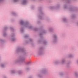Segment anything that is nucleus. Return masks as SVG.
I'll return each mask as SVG.
<instances>
[{"label": "nucleus", "mask_w": 78, "mask_h": 78, "mask_svg": "<svg viewBox=\"0 0 78 78\" xmlns=\"http://www.w3.org/2000/svg\"><path fill=\"white\" fill-rule=\"evenodd\" d=\"M17 52L21 51V52L25 53V50L24 49L22 48H19L17 49Z\"/></svg>", "instance_id": "obj_3"}, {"label": "nucleus", "mask_w": 78, "mask_h": 78, "mask_svg": "<svg viewBox=\"0 0 78 78\" xmlns=\"http://www.w3.org/2000/svg\"><path fill=\"white\" fill-rule=\"evenodd\" d=\"M20 23L21 25H24L25 27H27L30 29L32 28V26H30V24L28 22H24V21L21 20L20 21Z\"/></svg>", "instance_id": "obj_1"}, {"label": "nucleus", "mask_w": 78, "mask_h": 78, "mask_svg": "<svg viewBox=\"0 0 78 78\" xmlns=\"http://www.w3.org/2000/svg\"><path fill=\"white\" fill-rule=\"evenodd\" d=\"M62 64H64L65 62V60H62Z\"/></svg>", "instance_id": "obj_11"}, {"label": "nucleus", "mask_w": 78, "mask_h": 78, "mask_svg": "<svg viewBox=\"0 0 78 78\" xmlns=\"http://www.w3.org/2000/svg\"><path fill=\"white\" fill-rule=\"evenodd\" d=\"M21 3L22 5H26L27 3V0H23Z\"/></svg>", "instance_id": "obj_5"}, {"label": "nucleus", "mask_w": 78, "mask_h": 78, "mask_svg": "<svg viewBox=\"0 0 78 78\" xmlns=\"http://www.w3.org/2000/svg\"><path fill=\"white\" fill-rule=\"evenodd\" d=\"M77 25H78V23H77Z\"/></svg>", "instance_id": "obj_41"}, {"label": "nucleus", "mask_w": 78, "mask_h": 78, "mask_svg": "<svg viewBox=\"0 0 78 78\" xmlns=\"http://www.w3.org/2000/svg\"><path fill=\"white\" fill-rule=\"evenodd\" d=\"M29 36L28 35H26L24 36V37H25V38H27V37H28Z\"/></svg>", "instance_id": "obj_15"}, {"label": "nucleus", "mask_w": 78, "mask_h": 78, "mask_svg": "<svg viewBox=\"0 0 78 78\" xmlns=\"http://www.w3.org/2000/svg\"><path fill=\"white\" fill-rule=\"evenodd\" d=\"M3 0H0V3L1 2L3 1Z\"/></svg>", "instance_id": "obj_34"}, {"label": "nucleus", "mask_w": 78, "mask_h": 78, "mask_svg": "<svg viewBox=\"0 0 78 78\" xmlns=\"http://www.w3.org/2000/svg\"><path fill=\"white\" fill-rule=\"evenodd\" d=\"M0 41L1 42H3L4 41H3V40L2 39H0Z\"/></svg>", "instance_id": "obj_23"}, {"label": "nucleus", "mask_w": 78, "mask_h": 78, "mask_svg": "<svg viewBox=\"0 0 78 78\" xmlns=\"http://www.w3.org/2000/svg\"><path fill=\"white\" fill-rule=\"evenodd\" d=\"M43 73H45L43 72Z\"/></svg>", "instance_id": "obj_40"}, {"label": "nucleus", "mask_w": 78, "mask_h": 78, "mask_svg": "<svg viewBox=\"0 0 78 78\" xmlns=\"http://www.w3.org/2000/svg\"><path fill=\"white\" fill-rule=\"evenodd\" d=\"M73 10V8H71L69 9V11H72Z\"/></svg>", "instance_id": "obj_17"}, {"label": "nucleus", "mask_w": 78, "mask_h": 78, "mask_svg": "<svg viewBox=\"0 0 78 78\" xmlns=\"http://www.w3.org/2000/svg\"><path fill=\"white\" fill-rule=\"evenodd\" d=\"M11 73H15V71L14 70H12L11 71Z\"/></svg>", "instance_id": "obj_13"}, {"label": "nucleus", "mask_w": 78, "mask_h": 78, "mask_svg": "<svg viewBox=\"0 0 78 78\" xmlns=\"http://www.w3.org/2000/svg\"><path fill=\"white\" fill-rule=\"evenodd\" d=\"M42 17L41 16H39V18L40 19H42V18H41Z\"/></svg>", "instance_id": "obj_32"}, {"label": "nucleus", "mask_w": 78, "mask_h": 78, "mask_svg": "<svg viewBox=\"0 0 78 78\" xmlns=\"http://www.w3.org/2000/svg\"><path fill=\"white\" fill-rule=\"evenodd\" d=\"M59 5H57L56 7V8H59Z\"/></svg>", "instance_id": "obj_25"}, {"label": "nucleus", "mask_w": 78, "mask_h": 78, "mask_svg": "<svg viewBox=\"0 0 78 78\" xmlns=\"http://www.w3.org/2000/svg\"><path fill=\"white\" fill-rule=\"evenodd\" d=\"M69 1H69V0L67 1L68 3H69Z\"/></svg>", "instance_id": "obj_36"}, {"label": "nucleus", "mask_w": 78, "mask_h": 78, "mask_svg": "<svg viewBox=\"0 0 78 78\" xmlns=\"http://www.w3.org/2000/svg\"><path fill=\"white\" fill-rule=\"evenodd\" d=\"M8 29V27H5V30H6Z\"/></svg>", "instance_id": "obj_26"}, {"label": "nucleus", "mask_w": 78, "mask_h": 78, "mask_svg": "<svg viewBox=\"0 0 78 78\" xmlns=\"http://www.w3.org/2000/svg\"><path fill=\"white\" fill-rule=\"evenodd\" d=\"M10 29H11L12 30H13V28H12V27H10Z\"/></svg>", "instance_id": "obj_35"}, {"label": "nucleus", "mask_w": 78, "mask_h": 78, "mask_svg": "<svg viewBox=\"0 0 78 78\" xmlns=\"http://www.w3.org/2000/svg\"><path fill=\"white\" fill-rule=\"evenodd\" d=\"M7 36V34H6V33H5V32H4V33H3V36L4 37H5V36Z\"/></svg>", "instance_id": "obj_9"}, {"label": "nucleus", "mask_w": 78, "mask_h": 78, "mask_svg": "<svg viewBox=\"0 0 78 78\" xmlns=\"http://www.w3.org/2000/svg\"><path fill=\"white\" fill-rule=\"evenodd\" d=\"M77 63H78V61H77Z\"/></svg>", "instance_id": "obj_42"}, {"label": "nucleus", "mask_w": 78, "mask_h": 78, "mask_svg": "<svg viewBox=\"0 0 78 78\" xmlns=\"http://www.w3.org/2000/svg\"><path fill=\"white\" fill-rule=\"evenodd\" d=\"M66 20H66V18L63 19L64 22H66Z\"/></svg>", "instance_id": "obj_19"}, {"label": "nucleus", "mask_w": 78, "mask_h": 78, "mask_svg": "<svg viewBox=\"0 0 78 78\" xmlns=\"http://www.w3.org/2000/svg\"><path fill=\"white\" fill-rule=\"evenodd\" d=\"M47 43V42H46V41H44L43 42V44L45 45V44H46Z\"/></svg>", "instance_id": "obj_18"}, {"label": "nucleus", "mask_w": 78, "mask_h": 78, "mask_svg": "<svg viewBox=\"0 0 78 78\" xmlns=\"http://www.w3.org/2000/svg\"><path fill=\"white\" fill-rule=\"evenodd\" d=\"M41 50H42V48H40L39 49L40 51H41Z\"/></svg>", "instance_id": "obj_31"}, {"label": "nucleus", "mask_w": 78, "mask_h": 78, "mask_svg": "<svg viewBox=\"0 0 78 78\" xmlns=\"http://www.w3.org/2000/svg\"><path fill=\"white\" fill-rule=\"evenodd\" d=\"M60 75L61 76H62V75H63V73H60Z\"/></svg>", "instance_id": "obj_27"}, {"label": "nucleus", "mask_w": 78, "mask_h": 78, "mask_svg": "<svg viewBox=\"0 0 78 78\" xmlns=\"http://www.w3.org/2000/svg\"><path fill=\"white\" fill-rule=\"evenodd\" d=\"M4 66H5V65H3V64H2L1 65V67H4Z\"/></svg>", "instance_id": "obj_21"}, {"label": "nucleus", "mask_w": 78, "mask_h": 78, "mask_svg": "<svg viewBox=\"0 0 78 78\" xmlns=\"http://www.w3.org/2000/svg\"><path fill=\"white\" fill-rule=\"evenodd\" d=\"M45 30H44L42 33H40V36H41V35H42V34H43V33H44V34H45Z\"/></svg>", "instance_id": "obj_8"}, {"label": "nucleus", "mask_w": 78, "mask_h": 78, "mask_svg": "<svg viewBox=\"0 0 78 78\" xmlns=\"http://www.w3.org/2000/svg\"><path fill=\"white\" fill-rule=\"evenodd\" d=\"M44 72H45V71H44Z\"/></svg>", "instance_id": "obj_39"}, {"label": "nucleus", "mask_w": 78, "mask_h": 78, "mask_svg": "<svg viewBox=\"0 0 78 78\" xmlns=\"http://www.w3.org/2000/svg\"><path fill=\"white\" fill-rule=\"evenodd\" d=\"M64 9H67V6L65 5V6H64Z\"/></svg>", "instance_id": "obj_20"}, {"label": "nucleus", "mask_w": 78, "mask_h": 78, "mask_svg": "<svg viewBox=\"0 0 78 78\" xmlns=\"http://www.w3.org/2000/svg\"><path fill=\"white\" fill-rule=\"evenodd\" d=\"M39 54H40V53L39 52Z\"/></svg>", "instance_id": "obj_43"}, {"label": "nucleus", "mask_w": 78, "mask_h": 78, "mask_svg": "<svg viewBox=\"0 0 78 78\" xmlns=\"http://www.w3.org/2000/svg\"><path fill=\"white\" fill-rule=\"evenodd\" d=\"M11 39L12 41H16V38H14V34H12Z\"/></svg>", "instance_id": "obj_4"}, {"label": "nucleus", "mask_w": 78, "mask_h": 78, "mask_svg": "<svg viewBox=\"0 0 78 78\" xmlns=\"http://www.w3.org/2000/svg\"><path fill=\"white\" fill-rule=\"evenodd\" d=\"M22 73V72L21 71H19L18 73H19V74H21V73Z\"/></svg>", "instance_id": "obj_16"}, {"label": "nucleus", "mask_w": 78, "mask_h": 78, "mask_svg": "<svg viewBox=\"0 0 78 78\" xmlns=\"http://www.w3.org/2000/svg\"><path fill=\"white\" fill-rule=\"evenodd\" d=\"M12 14L15 15V14H16V13H15V12H12Z\"/></svg>", "instance_id": "obj_30"}, {"label": "nucleus", "mask_w": 78, "mask_h": 78, "mask_svg": "<svg viewBox=\"0 0 78 78\" xmlns=\"http://www.w3.org/2000/svg\"><path fill=\"white\" fill-rule=\"evenodd\" d=\"M28 69H29V68H27V70H28Z\"/></svg>", "instance_id": "obj_37"}, {"label": "nucleus", "mask_w": 78, "mask_h": 78, "mask_svg": "<svg viewBox=\"0 0 78 78\" xmlns=\"http://www.w3.org/2000/svg\"><path fill=\"white\" fill-rule=\"evenodd\" d=\"M49 30L50 31H52V30H53V29L52 28H49Z\"/></svg>", "instance_id": "obj_14"}, {"label": "nucleus", "mask_w": 78, "mask_h": 78, "mask_svg": "<svg viewBox=\"0 0 78 78\" xmlns=\"http://www.w3.org/2000/svg\"><path fill=\"white\" fill-rule=\"evenodd\" d=\"M69 58H72V55H69Z\"/></svg>", "instance_id": "obj_22"}, {"label": "nucleus", "mask_w": 78, "mask_h": 78, "mask_svg": "<svg viewBox=\"0 0 78 78\" xmlns=\"http://www.w3.org/2000/svg\"><path fill=\"white\" fill-rule=\"evenodd\" d=\"M54 38H55V39H54V42H55V40H56V37H57V36L56 35H53Z\"/></svg>", "instance_id": "obj_6"}, {"label": "nucleus", "mask_w": 78, "mask_h": 78, "mask_svg": "<svg viewBox=\"0 0 78 78\" xmlns=\"http://www.w3.org/2000/svg\"><path fill=\"white\" fill-rule=\"evenodd\" d=\"M51 9H53L54 8V7H51Z\"/></svg>", "instance_id": "obj_33"}, {"label": "nucleus", "mask_w": 78, "mask_h": 78, "mask_svg": "<svg viewBox=\"0 0 78 78\" xmlns=\"http://www.w3.org/2000/svg\"><path fill=\"white\" fill-rule=\"evenodd\" d=\"M75 17V16H73V18H74V17Z\"/></svg>", "instance_id": "obj_38"}, {"label": "nucleus", "mask_w": 78, "mask_h": 78, "mask_svg": "<svg viewBox=\"0 0 78 78\" xmlns=\"http://www.w3.org/2000/svg\"><path fill=\"white\" fill-rule=\"evenodd\" d=\"M29 41L30 42H32V41H33V40H32V39H30Z\"/></svg>", "instance_id": "obj_24"}, {"label": "nucleus", "mask_w": 78, "mask_h": 78, "mask_svg": "<svg viewBox=\"0 0 78 78\" xmlns=\"http://www.w3.org/2000/svg\"><path fill=\"white\" fill-rule=\"evenodd\" d=\"M30 64V62H28L27 63V65Z\"/></svg>", "instance_id": "obj_28"}, {"label": "nucleus", "mask_w": 78, "mask_h": 78, "mask_svg": "<svg viewBox=\"0 0 78 78\" xmlns=\"http://www.w3.org/2000/svg\"><path fill=\"white\" fill-rule=\"evenodd\" d=\"M12 2H19V0H13L12 1Z\"/></svg>", "instance_id": "obj_10"}, {"label": "nucleus", "mask_w": 78, "mask_h": 78, "mask_svg": "<svg viewBox=\"0 0 78 78\" xmlns=\"http://www.w3.org/2000/svg\"><path fill=\"white\" fill-rule=\"evenodd\" d=\"M25 59V58L23 57H20V59L19 61H16L15 62L17 63V62H19V61H20L21 62H23L24 61V60Z\"/></svg>", "instance_id": "obj_2"}, {"label": "nucleus", "mask_w": 78, "mask_h": 78, "mask_svg": "<svg viewBox=\"0 0 78 78\" xmlns=\"http://www.w3.org/2000/svg\"><path fill=\"white\" fill-rule=\"evenodd\" d=\"M23 29H24V28H21L20 30H21V32H23Z\"/></svg>", "instance_id": "obj_12"}, {"label": "nucleus", "mask_w": 78, "mask_h": 78, "mask_svg": "<svg viewBox=\"0 0 78 78\" xmlns=\"http://www.w3.org/2000/svg\"><path fill=\"white\" fill-rule=\"evenodd\" d=\"M75 76L76 78H77L78 76V73H75Z\"/></svg>", "instance_id": "obj_7"}, {"label": "nucleus", "mask_w": 78, "mask_h": 78, "mask_svg": "<svg viewBox=\"0 0 78 78\" xmlns=\"http://www.w3.org/2000/svg\"><path fill=\"white\" fill-rule=\"evenodd\" d=\"M35 31H37V28H35L34 29Z\"/></svg>", "instance_id": "obj_29"}]
</instances>
